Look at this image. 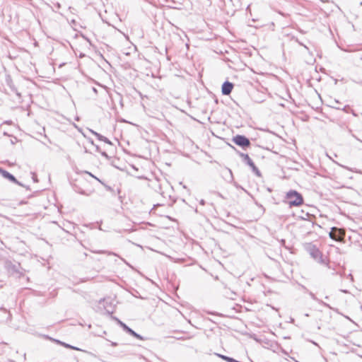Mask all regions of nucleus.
Instances as JSON below:
<instances>
[{
    "label": "nucleus",
    "instance_id": "obj_1",
    "mask_svg": "<svg viewBox=\"0 0 362 362\" xmlns=\"http://www.w3.org/2000/svg\"><path fill=\"white\" fill-rule=\"evenodd\" d=\"M286 199V201H285V202L290 206H299L303 203L302 195L295 190L288 192Z\"/></svg>",
    "mask_w": 362,
    "mask_h": 362
},
{
    "label": "nucleus",
    "instance_id": "obj_2",
    "mask_svg": "<svg viewBox=\"0 0 362 362\" xmlns=\"http://www.w3.org/2000/svg\"><path fill=\"white\" fill-rule=\"evenodd\" d=\"M305 250L315 260L322 264H327L325 258L323 257L321 252L315 245L313 243L306 244Z\"/></svg>",
    "mask_w": 362,
    "mask_h": 362
},
{
    "label": "nucleus",
    "instance_id": "obj_3",
    "mask_svg": "<svg viewBox=\"0 0 362 362\" xmlns=\"http://www.w3.org/2000/svg\"><path fill=\"white\" fill-rule=\"evenodd\" d=\"M233 141L236 145L243 148L247 147L250 144V140L245 136L242 135L235 136V137H233Z\"/></svg>",
    "mask_w": 362,
    "mask_h": 362
},
{
    "label": "nucleus",
    "instance_id": "obj_4",
    "mask_svg": "<svg viewBox=\"0 0 362 362\" xmlns=\"http://www.w3.org/2000/svg\"><path fill=\"white\" fill-rule=\"evenodd\" d=\"M240 156L243 158V160L252 168V170L259 175V170L250 157L245 153H241Z\"/></svg>",
    "mask_w": 362,
    "mask_h": 362
},
{
    "label": "nucleus",
    "instance_id": "obj_5",
    "mask_svg": "<svg viewBox=\"0 0 362 362\" xmlns=\"http://www.w3.org/2000/svg\"><path fill=\"white\" fill-rule=\"evenodd\" d=\"M0 175H1L4 178L8 179V180L16 183L21 185V183L15 178V177L7 172L6 170L0 168Z\"/></svg>",
    "mask_w": 362,
    "mask_h": 362
},
{
    "label": "nucleus",
    "instance_id": "obj_6",
    "mask_svg": "<svg viewBox=\"0 0 362 362\" xmlns=\"http://www.w3.org/2000/svg\"><path fill=\"white\" fill-rule=\"evenodd\" d=\"M233 88V84L232 83L228 81L224 82L223 84L222 85V93L226 95H229L231 93Z\"/></svg>",
    "mask_w": 362,
    "mask_h": 362
},
{
    "label": "nucleus",
    "instance_id": "obj_7",
    "mask_svg": "<svg viewBox=\"0 0 362 362\" xmlns=\"http://www.w3.org/2000/svg\"><path fill=\"white\" fill-rule=\"evenodd\" d=\"M118 323L120 325V326L126 331L129 334H130L131 335H132L133 337L137 338V339H142L143 338L141 337V336H140L139 334H138L137 333H136L134 330H132L131 328H129V327H127L124 323H123L122 321L120 320H118Z\"/></svg>",
    "mask_w": 362,
    "mask_h": 362
},
{
    "label": "nucleus",
    "instance_id": "obj_8",
    "mask_svg": "<svg viewBox=\"0 0 362 362\" xmlns=\"http://www.w3.org/2000/svg\"><path fill=\"white\" fill-rule=\"evenodd\" d=\"M343 233L341 231L336 228H332L329 233V237L335 240H339L341 238Z\"/></svg>",
    "mask_w": 362,
    "mask_h": 362
},
{
    "label": "nucleus",
    "instance_id": "obj_9",
    "mask_svg": "<svg viewBox=\"0 0 362 362\" xmlns=\"http://www.w3.org/2000/svg\"><path fill=\"white\" fill-rule=\"evenodd\" d=\"M54 341H55L57 343L60 344H62V346H65V347H66V348H70V349H72L78 350V348L74 347V346H71V345H69V344H66V343L62 342V341H59V340H54Z\"/></svg>",
    "mask_w": 362,
    "mask_h": 362
},
{
    "label": "nucleus",
    "instance_id": "obj_10",
    "mask_svg": "<svg viewBox=\"0 0 362 362\" xmlns=\"http://www.w3.org/2000/svg\"><path fill=\"white\" fill-rule=\"evenodd\" d=\"M91 133L95 135L99 140L100 141H103V138H104V136L97 133L96 132H94L93 130H91Z\"/></svg>",
    "mask_w": 362,
    "mask_h": 362
},
{
    "label": "nucleus",
    "instance_id": "obj_11",
    "mask_svg": "<svg viewBox=\"0 0 362 362\" xmlns=\"http://www.w3.org/2000/svg\"><path fill=\"white\" fill-rule=\"evenodd\" d=\"M103 141H105L107 144H111V142L110 141V140L107 138L105 137V136L103 138Z\"/></svg>",
    "mask_w": 362,
    "mask_h": 362
},
{
    "label": "nucleus",
    "instance_id": "obj_12",
    "mask_svg": "<svg viewBox=\"0 0 362 362\" xmlns=\"http://www.w3.org/2000/svg\"><path fill=\"white\" fill-rule=\"evenodd\" d=\"M221 358H223V360L226 361V358H228V356H223V355H218Z\"/></svg>",
    "mask_w": 362,
    "mask_h": 362
},
{
    "label": "nucleus",
    "instance_id": "obj_13",
    "mask_svg": "<svg viewBox=\"0 0 362 362\" xmlns=\"http://www.w3.org/2000/svg\"><path fill=\"white\" fill-rule=\"evenodd\" d=\"M231 360H233V358H230V357H228V358H226V361L227 362H230V361H231Z\"/></svg>",
    "mask_w": 362,
    "mask_h": 362
},
{
    "label": "nucleus",
    "instance_id": "obj_14",
    "mask_svg": "<svg viewBox=\"0 0 362 362\" xmlns=\"http://www.w3.org/2000/svg\"><path fill=\"white\" fill-rule=\"evenodd\" d=\"M310 296H311V297H312V298H313V299H314V300H317V299L316 298V297L315 296V295H314V294L311 293V294H310Z\"/></svg>",
    "mask_w": 362,
    "mask_h": 362
},
{
    "label": "nucleus",
    "instance_id": "obj_15",
    "mask_svg": "<svg viewBox=\"0 0 362 362\" xmlns=\"http://www.w3.org/2000/svg\"><path fill=\"white\" fill-rule=\"evenodd\" d=\"M111 345H112V346H117V343H116V342H112V343H111Z\"/></svg>",
    "mask_w": 362,
    "mask_h": 362
},
{
    "label": "nucleus",
    "instance_id": "obj_16",
    "mask_svg": "<svg viewBox=\"0 0 362 362\" xmlns=\"http://www.w3.org/2000/svg\"><path fill=\"white\" fill-rule=\"evenodd\" d=\"M89 175H90L91 177H95V179H97L98 180V179L97 177H95V176H93L90 173H88V172H86Z\"/></svg>",
    "mask_w": 362,
    "mask_h": 362
},
{
    "label": "nucleus",
    "instance_id": "obj_17",
    "mask_svg": "<svg viewBox=\"0 0 362 362\" xmlns=\"http://www.w3.org/2000/svg\"><path fill=\"white\" fill-rule=\"evenodd\" d=\"M230 362H240V361H236L235 359L233 358V360H231V361H230Z\"/></svg>",
    "mask_w": 362,
    "mask_h": 362
},
{
    "label": "nucleus",
    "instance_id": "obj_18",
    "mask_svg": "<svg viewBox=\"0 0 362 362\" xmlns=\"http://www.w3.org/2000/svg\"><path fill=\"white\" fill-rule=\"evenodd\" d=\"M200 204H202V205H204V200H202V201L200 202Z\"/></svg>",
    "mask_w": 362,
    "mask_h": 362
},
{
    "label": "nucleus",
    "instance_id": "obj_19",
    "mask_svg": "<svg viewBox=\"0 0 362 362\" xmlns=\"http://www.w3.org/2000/svg\"><path fill=\"white\" fill-rule=\"evenodd\" d=\"M57 6L58 8H60V4L59 3H57Z\"/></svg>",
    "mask_w": 362,
    "mask_h": 362
},
{
    "label": "nucleus",
    "instance_id": "obj_20",
    "mask_svg": "<svg viewBox=\"0 0 362 362\" xmlns=\"http://www.w3.org/2000/svg\"><path fill=\"white\" fill-rule=\"evenodd\" d=\"M103 155L105 156H107L106 153H103Z\"/></svg>",
    "mask_w": 362,
    "mask_h": 362
}]
</instances>
